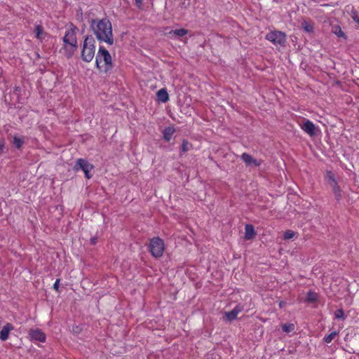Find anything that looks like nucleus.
Masks as SVG:
<instances>
[{
    "mask_svg": "<svg viewBox=\"0 0 359 359\" xmlns=\"http://www.w3.org/2000/svg\"><path fill=\"white\" fill-rule=\"evenodd\" d=\"M90 27L100 42H105L109 46L114 44L112 25L108 18L93 19Z\"/></svg>",
    "mask_w": 359,
    "mask_h": 359,
    "instance_id": "f257e3e1",
    "label": "nucleus"
},
{
    "mask_svg": "<svg viewBox=\"0 0 359 359\" xmlns=\"http://www.w3.org/2000/svg\"><path fill=\"white\" fill-rule=\"evenodd\" d=\"M78 28L72 25L69 28L65 31L62 41L63 46L60 52L62 53L67 58H71L78 48V42L76 38V32Z\"/></svg>",
    "mask_w": 359,
    "mask_h": 359,
    "instance_id": "f03ea898",
    "label": "nucleus"
},
{
    "mask_svg": "<svg viewBox=\"0 0 359 359\" xmlns=\"http://www.w3.org/2000/svg\"><path fill=\"white\" fill-rule=\"evenodd\" d=\"M95 64L97 69L100 72L109 73L111 72L114 64L109 51L102 46L99 47L95 57Z\"/></svg>",
    "mask_w": 359,
    "mask_h": 359,
    "instance_id": "7ed1b4c3",
    "label": "nucleus"
},
{
    "mask_svg": "<svg viewBox=\"0 0 359 359\" xmlns=\"http://www.w3.org/2000/svg\"><path fill=\"white\" fill-rule=\"evenodd\" d=\"M95 53V40L89 35L87 36L83 41L81 50V59L86 62H90L93 60Z\"/></svg>",
    "mask_w": 359,
    "mask_h": 359,
    "instance_id": "20e7f679",
    "label": "nucleus"
},
{
    "mask_svg": "<svg viewBox=\"0 0 359 359\" xmlns=\"http://www.w3.org/2000/svg\"><path fill=\"white\" fill-rule=\"evenodd\" d=\"M149 250L154 257L158 258L162 257L165 250V243L163 240L159 237L152 238L150 240Z\"/></svg>",
    "mask_w": 359,
    "mask_h": 359,
    "instance_id": "39448f33",
    "label": "nucleus"
},
{
    "mask_svg": "<svg viewBox=\"0 0 359 359\" xmlns=\"http://www.w3.org/2000/svg\"><path fill=\"white\" fill-rule=\"evenodd\" d=\"M266 39L271 41L276 46H284L286 41V35L280 31H272L266 34Z\"/></svg>",
    "mask_w": 359,
    "mask_h": 359,
    "instance_id": "423d86ee",
    "label": "nucleus"
},
{
    "mask_svg": "<svg viewBox=\"0 0 359 359\" xmlns=\"http://www.w3.org/2000/svg\"><path fill=\"white\" fill-rule=\"evenodd\" d=\"M79 168L81 169L83 171L85 177L87 179H90L91 177V175H90V171L93 168V165L88 163L86 160L83 158L77 159L76 165L74 166V170H77Z\"/></svg>",
    "mask_w": 359,
    "mask_h": 359,
    "instance_id": "0eeeda50",
    "label": "nucleus"
},
{
    "mask_svg": "<svg viewBox=\"0 0 359 359\" xmlns=\"http://www.w3.org/2000/svg\"><path fill=\"white\" fill-rule=\"evenodd\" d=\"M241 158L247 166L254 165L255 167H259L262 164L261 160L254 158L250 154L248 153H243Z\"/></svg>",
    "mask_w": 359,
    "mask_h": 359,
    "instance_id": "6e6552de",
    "label": "nucleus"
},
{
    "mask_svg": "<svg viewBox=\"0 0 359 359\" xmlns=\"http://www.w3.org/2000/svg\"><path fill=\"white\" fill-rule=\"evenodd\" d=\"M29 335L32 340L45 342L46 334L39 329H32L29 332Z\"/></svg>",
    "mask_w": 359,
    "mask_h": 359,
    "instance_id": "1a4fd4ad",
    "label": "nucleus"
},
{
    "mask_svg": "<svg viewBox=\"0 0 359 359\" xmlns=\"http://www.w3.org/2000/svg\"><path fill=\"white\" fill-rule=\"evenodd\" d=\"M243 306L237 304L233 310L225 313V317L229 321L234 320L237 318L238 315L243 310Z\"/></svg>",
    "mask_w": 359,
    "mask_h": 359,
    "instance_id": "9d476101",
    "label": "nucleus"
},
{
    "mask_svg": "<svg viewBox=\"0 0 359 359\" xmlns=\"http://www.w3.org/2000/svg\"><path fill=\"white\" fill-rule=\"evenodd\" d=\"M301 128L311 137L313 136L316 133V126L309 119L306 120L304 123L301 125Z\"/></svg>",
    "mask_w": 359,
    "mask_h": 359,
    "instance_id": "9b49d317",
    "label": "nucleus"
},
{
    "mask_svg": "<svg viewBox=\"0 0 359 359\" xmlns=\"http://www.w3.org/2000/svg\"><path fill=\"white\" fill-rule=\"evenodd\" d=\"M14 330V326L10 323H6L0 331V339L2 341H6L8 337L10 332Z\"/></svg>",
    "mask_w": 359,
    "mask_h": 359,
    "instance_id": "f8f14e48",
    "label": "nucleus"
},
{
    "mask_svg": "<svg viewBox=\"0 0 359 359\" xmlns=\"http://www.w3.org/2000/svg\"><path fill=\"white\" fill-rule=\"evenodd\" d=\"M35 37L40 41H42L46 36L47 33L41 25H36L34 29Z\"/></svg>",
    "mask_w": 359,
    "mask_h": 359,
    "instance_id": "ddd939ff",
    "label": "nucleus"
},
{
    "mask_svg": "<svg viewBox=\"0 0 359 359\" xmlns=\"http://www.w3.org/2000/svg\"><path fill=\"white\" fill-rule=\"evenodd\" d=\"M330 184V186L332 187V191L334 194L335 198L337 201H340L341 198V190L334 177H332V183Z\"/></svg>",
    "mask_w": 359,
    "mask_h": 359,
    "instance_id": "4468645a",
    "label": "nucleus"
},
{
    "mask_svg": "<svg viewBox=\"0 0 359 359\" xmlns=\"http://www.w3.org/2000/svg\"><path fill=\"white\" fill-rule=\"evenodd\" d=\"M256 235V231L252 224H246L245 226V239L247 241L252 240Z\"/></svg>",
    "mask_w": 359,
    "mask_h": 359,
    "instance_id": "2eb2a0df",
    "label": "nucleus"
},
{
    "mask_svg": "<svg viewBox=\"0 0 359 359\" xmlns=\"http://www.w3.org/2000/svg\"><path fill=\"white\" fill-rule=\"evenodd\" d=\"M175 133V129L172 126L166 127L163 132V138L166 142H170L172 139V135Z\"/></svg>",
    "mask_w": 359,
    "mask_h": 359,
    "instance_id": "dca6fc26",
    "label": "nucleus"
},
{
    "mask_svg": "<svg viewBox=\"0 0 359 359\" xmlns=\"http://www.w3.org/2000/svg\"><path fill=\"white\" fill-rule=\"evenodd\" d=\"M157 98L162 102H166L169 100V95L167 90L165 88L160 89L157 93Z\"/></svg>",
    "mask_w": 359,
    "mask_h": 359,
    "instance_id": "f3484780",
    "label": "nucleus"
},
{
    "mask_svg": "<svg viewBox=\"0 0 359 359\" xmlns=\"http://www.w3.org/2000/svg\"><path fill=\"white\" fill-rule=\"evenodd\" d=\"M302 28L307 33H312L314 29L313 23L311 21L304 20L301 24Z\"/></svg>",
    "mask_w": 359,
    "mask_h": 359,
    "instance_id": "a211bd4d",
    "label": "nucleus"
},
{
    "mask_svg": "<svg viewBox=\"0 0 359 359\" xmlns=\"http://www.w3.org/2000/svg\"><path fill=\"white\" fill-rule=\"evenodd\" d=\"M318 299V294L313 291L310 290L307 294L305 302L307 303L316 302Z\"/></svg>",
    "mask_w": 359,
    "mask_h": 359,
    "instance_id": "6ab92c4d",
    "label": "nucleus"
},
{
    "mask_svg": "<svg viewBox=\"0 0 359 359\" xmlns=\"http://www.w3.org/2000/svg\"><path fill=\"white\" fill-rule=\"evenodd\" d=\"M339 334V332L337 331H333L330 334L326 335L324 338H323V341L326 343V344H330L332 342V341Z\"/></svg>",
    "mask_w": 359,
    "mask_h": 359,
    "instance_id": "aec40b11",
    "label": "nucleus"
},
{
    "mask_svg": "<svg viewBox=\"0 0 359 359\" xmlns=\"http://www.w3.org/2000/svg\"><path fill=\"white\" fill-rule=\"evenodd\" d=\"M282 329L283 332L286 333H290L293 332L295 329V325L293 323H286L282 325Z\"/></svg>",
    "mask_w": 359,
    "mask_h": 359,
    "instance_id": "412c9836",
    "label": "nucleus"
},
{
    "mask_svg": "<svg viewBox=\"0 0 359 359\" xmlns=\"http://www.w3.org/2000/svg\"><path fill=\"white\" fill-rule=\"evenodd\" d=\"M25 141L23 137L15 136L13 137V144L16 148L20 149L23 145Z\"/></svg>",
    "mask_w": 359,
    "mask_h": 359,
    "instance_id": "4be33fe9",
    "label": "nucleus"
},
{
    "mask_svg": "<svg viewBox=\"0 0 359 359\" xmlns=\"http://www.w3.org/2000/svg\"><path fill=\"white\" fill-rule=\"evenodd\" d=\"M334 318L336 319H341L342 320H345L346 316L344 314V311L342 309H339L334 312Z\"/></svg>",
    "mask_w": 359,
    "mask_h": 359,
    "instance_id": "5701e85b",
    "label": "nucleus"
},
{
    "mask_svg": "<svg viewBox=\"0 0 359 359\" xmlns=\"http://www.w3.org/2000/svg\"><path fill=\"white\" fill-rule=\"evenodd\" d=\"M170 33H173L175 36H183L188 33V30L184 28L175 29L170 32Z\"/></svg>",
    "mask_w": 359,
    "mask_h": 359,
    "instance_id": "b1692460",
    "label": "nucleus"
},
{
    "mask_svg": "<svg viewBox=\"0 0 359 359\" xmlns=\"http://www.w3.org/2000/svg\"><path fill=\"white\" fill-rule=\"evenodd\" d=\"M350 15H351V17L353 19V20L355 23H357L358 25L359 26V16H358V12L355 9L353 8L351 11Z\"/></svg>",
    "mask_w": 359,
    "mask_h": 359,
    "instance_id": "393cba45",
    "label": "nucleus"
},
{
    "mask_svg": "<svg viewBox=\"0 0 359 359\" xmlns=\"http://www.w3.org/2000/svg\"><path fill=\"white\" fill-rule=\"evenodd\" d=\"M294 236H295V233L293 231L287 230V231H285V233L283 234V238L285 240H289V239L294 238Z\"/></svg>",
    "mask_w": 359,
    "mask_h": 359,
    "instance_id": "a878e982",
    "label": "nucleus"
},
{
    "mask_svg": "<svg viewBox=\"0 0 359 359\" xmlns=\"http://www.w3.org/2000/svg\"><path fill=\"white\" fill-rule=\"evenodd\" d=\"M190 144L187 140H184L182 143L181 150L182 152H186L189 149Z\"/></svg>",
    "mask_w": 359,
    "mask_h": 359,
    "instance_id": "bb28decb",
    "label": "nucleus"
},
{
    "mask_svg": "<svg viewBox=\"0 0 359 359\" xmlns=\"http://www.w3.org/2000/svg\"><path fill=\"white\" fill-rule=\"evenodd\" d=\"M334 33L337 35L338 36H345V34L344 32L341 30V27L339 26H336L334 28Z\"/></svg>",
    "mask_w": 359,
    "mask_h": 359,
    "instance_id": "cd10ccee",
    "label": "nucleus"
},
{
    "mask_svg": "<svg viewBox=\"0 0 359 359\" xmlns=\"http://www.w3.org/2000/svg\"><path fill=\"white\" fill-rule=\"evenodd\" d=\"M60 282V280L59 278L56 279V280L55 281L53 286V289L57 292H59Z\"/></svg>",
    "mask_w": 359,
    "mask_h": 359,
    "instance_id": "c85d7f7f",
    "label": "nucleus"
},
{
    "mask_svg": "<svg viewBox=\"0 0 359 359\" xmlns=\"http://www.w3.org/2000/svg\"><path fill=\"white\" fill-rule=\"evenodd\" d=\"M4 145H5L4 140L2 138H0V152L3 151V150L4 149Z\"/></svg>",
    "mask_w": 359,
    "mask_h": 359,
    "instance_id": "c756f323",
    "label": "nucleus"
},
{
    "mask_svg": "<svg viewBox=\"0 0 359 359\" xmlns=\"http://www.w3.org/2000/svg\"><path fill=\"white\" fill-rule=\"evenodd\" d=\"M142 4V0H135V4L140 8Z\"/></svg>",
    "mask_w": 359,
    "mask_h": 359,
    "instance_id": "7c9ffc66",
    "label": "nucleus"
},
{
    "mask_svg": "<svg viewBox=\"0 0 359 359\" xmlns=\"http://www.w3.org/2000/svg\"><path fill=\"white\" fill-rule=\"evenodd\" d=\"M328 175H329V178L330 180H331V182L330 183H332V177H334V175L332 174L331 172H328Z\"/></svg>",
    "mask_w": 359,
    "mask_h": 359,
    "instance_id": "2f4dec72",
    "label": "nucleus"
},
{
    "mask_svg": "<svg viewBox=\"0 0 359 359\" xmlns=\"http://www.w3.org/2000/svg\"><path fill=\"white\" fill-rule=\"evenodd\" d=\"M92 243L95 244L96 243V238L91 239Z\"/></svg>",
    "mask_w": 359,
    "mask_h": 359,
    "instance_id": "473e14b6",
    "label": "nucleus"
},
{
    "mask_svg": "<svg viewBox=\"0 0 359 359\" xmlns=\"http://www.w3.org/2000/svg\"><path fill=\"white\" fill-rule=\"evenodd\" d=\"M283 306V304L280 302V306L281 307Z\"/></svg>",
    "mask_w": 359,
    "mask_h": 359,
    "instance_id": "72a5a7b5",
    "label": "nucleus"
}]
</instances>
